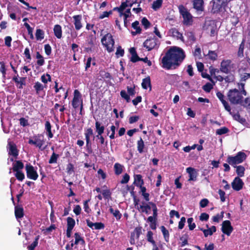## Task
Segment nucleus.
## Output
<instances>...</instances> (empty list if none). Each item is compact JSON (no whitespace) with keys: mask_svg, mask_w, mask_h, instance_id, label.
<instances>
[{"mask_svg":"<svg viewBox=\"0 0 250 250\" xmlns=\"http://www.w3.org/2000/svg\"><path fill=\"white\" fill-rule=\"evenodd\" d=\"M185 58L184 50L178 47L172 46L167 51L162 59V67L166 69L175 68L183 62Z\"/></svg>","mask_w":250,"mask_h":250,"instance_id":"1","label":"nucleus"},{"mask_svg":"<svg viewBox=\"0 0 250 250\" xmlns=\"http://www.w3.org/2000/svg\"><path fill=\"white\" fill-rule=\"evenodd\" d=\"M245 83H238V89L234 88L229 90L228 97L229 102L233 104H241L242 102L243 95H247V91L245 90Z\"/></svg>","mask_w":250,"mask_h":250,"instance_id":"2","label":"nucleus"},{"mask_svg":"<svg viewBox=\"0 0 250 250\" xmlns=\"http://www.w3.org/2000/svg\"><path fill=\"white\" fill-rule=\"evenodd\" d=\"M28 144L34 145L38 147L41 150L46 148L47 145H45V139L43 135L38 134L29 138Z\"/></svg>","mask_w":250,"mask_h":250,"instance_id":"3","label":"nucleus"},{"mask_svg":"<svg viewBox=\"0 0 250 250\" xmlns=\"http://www.w3.org/2000/svg\"><path fill=\"white\" fill-rule=\"evenodd\" d=\"M178 9L183 19V24L188 26L191 25L193 23V16L188 10L183 5H180Z\"/></svg>","mask_w":250,"mask_h":250,"instance_id":"4","label":"nucleus"},{"mask_svg":"<svg viewBox=\"0 0 250 250\" xmlns=\"http://www.w3.org/2000/svg\"><path fill=\"white\" fill-rule=\"evenodd\" d=\"M229 0H213L210 1V5L212 6V12L213 13H218L223 10H226L228 3Z\"/></svg>","mask_w":250,"mask_h":250,"instance_id":"5","label":"nucleus"},{"mask_svg":"<svg viewBox=\"0 0 250 250\" xmlns=\"http://www.w3.org/2000/svg\"><path fill=\"white\" fill-rule=\"evenodd\" d=\"M103 45L106 48L108 52L114 51V40L110 33L105 34L101 39Z\"/></svg>","mask_w":250,"mask_h":250,"instance_id":"6","label":"nucleus"},{"mask_svg":"<svg viewBox=\"0 0 250 250\" xmlns=\"http://www.w3.org/2000/svg\"><path fill=\"white\" fill-rule=\"evenodd\" d=\"M220 71L225 74L233 72L235 69V65L230 60H223L221 62Z\"/></svg>","mask_w":250,"mask_h":250,"instance_id":"7","label":"nucleus"},{"mask_svg":"<svg viewBox=\"0 0 250 250\" xmlns=\"http://www.w3.org/2000/svg\"><path fill=\"white\" fill-rule=\"evenodd\" d=\"M246 158V155L243 152H239L235 156H229L227 159L228 163L235 167L236 165L242 163Z\"/></svg>","mask_w":250,"mask_h":250,"instance_id":"8","label":"nucleus"},{"mask_svg":"<svg viewBox=\"0 0 250 250\" xmlns=\"http://www.w3.org/2000/svg\"><path fill=\"white\" fill-rule=\"evenodd\" d=\"M127 6L128 4L126 2H122L120 7H117L113 8L114 11H117L119 13L120 17L124 16L125 25L126 24L127 18L131 15L130 8H129L127 9L125 12H124V11L126 7H127Z\"/></svg>","mask_w":250,"mask_h":250,"instance_id":"9","label":"nucleus"},{"mask_svg":"<svg viewBox=\"0 0 250 250\" xmlns=\"http://www.w3.org/2000/svg\"><path fill=\"white\" fill-rule=\"evenodd\" d=\"M159 41L155 37L147 39L144 42V46L147 49L148 51H150L153 49L157 48L159 45Z\"/></svg>","mask_w":250,"mask_h":250,"instance_id":"10","label":"nucleus"},{"mask_svg":"<svg viewBox=\"0 0 250 250\" xmlns=\"http://www.w3.org/2000/svg\"><path fill=\"white\" fill-rule=\"evenodd\" d=\"M25 170L26 172L27 177L33 180H36L39 175L37 172V168H35L30 164L25 166Z\"/></svg>","mask_w":250,"mask_h":250,"instance_id":"11","label":"nucleus"},{"mask_svg":"<svg viewBox=\"0 0 250 250\" xmlns=\"http://www.w3.org/2000/svg\"><path fill=\"white\" fill-rule=\"evenodd\" d=\"M72 104L73 107L75 109L80 105V113H81L83 109V101L81 99L80 93L77 90H75L74 91V96L72 101Z\"/></svg>","mask_w":250,"mask_h":250,"instance_id":"12","label":"nucleus"},{"mask_svg":"<svg viewBox=\"0 0 250 250\" xmlns=\"http://www.w3.org/2000/svg\"><path fill=\"white\" fill-rule=\"evenodd\" d=\"M193 7L198 14L204 10V2L203 0H193Z\"/></svg>","mask_w":250,"mask_h":250,"instance_id":"13","label":"nucleus"},{"mask_svg":"<svg viewBox=\"0 0 250 250\" xmlns=\"http://www.w3.org/2000/svg\"><path fill=\"white\" fill-rule=\"evenodd\" d=\"M233 228L231 226V223L229 221H224L222 223V231L223 232L228 236L230 235L232 231Z\"/></svg>","mask_w":250,"mask_h":250,"instance_id":"14","label":"nucleus"},{"mask_svg":"<svg viewBox=\"0 0 250 250\" xmlns=\"http://www.w3.org/2000/svg\"><path fill=\"white\" fill-rule=\"evenodd\" d=\"M73 22L76 30H80L83 26L82 23V16L81 15H74L72 17Z\"/></svg>","mask_w":250,"mask_h":250,"instance_id":"15","label":"nucleus"},{"mask_svg":"<svg viewBox=\"0 0 250 250\" xmlns=\"http://www.w3.org/2000/svg\"><path fill=\"white\" fill-rule=\"evenodd\" d=\"M7 150L8 154L12 155L13 157H16L18 155V151L15 144L10 141L8 142L7 146Z\"/></svg>","mask_w":250,"mask_h":250,"instance_id":"16","label":"nucleus"},{"mask_svg":"<svg viewBox=\"0 0 250 250\" xmlns=\"http://www.w3.org/2000/svg\"><path fill=\"white\" fill-rule=\"evenodd\" d=\"M186 172L188 174V181H195L197 180L198 176V171L194 168L188 167L186 168Z\"/></svg>","mask_w":250,"mask_h":250,"instance_id":"17","label":"nucleus"},{"mask_svg":"<svg viewBox=\"0 0 250 250\" xmlns=\"http://www.w3.org/2000/svg\"><path fill=\"white\" fill-rule=\"evenodd\" d=\"M243 182L239 177H235L231 183L232 188L236 191L241 190L243 188Z\"/></svg>","mask_w":250,"mask_h":250,"instance_id":"18","label":"nucleus"},{"mask_svg":"<svg viewBox=\"0 0 250 250\" xmlns=\"http://www.w3.org/2000/svg\"><path fill=\"white\" fill-rule=\"evenodd\" d=\"M86 221L87 226L93 229H102L104 228V224L101 222L93 223L89 220H86Z\"/></svg>","mask_w":250,"mask_h":250,"instance_id":"19","label":"nucleus"},{"mask_svg":"<svg viewBox=\"0 0 250 250\" xmlns=\"http://www.w3.org/2000/svg\"><path fill=\"white\" fill-rule=\"evenodd\" d=\"M142 230L140 228H136L131 234L130 243L131 245L135 244V238L138 239L141 233Z\"/></svg>","mask_w":250,"mask_h":250,"instance_id":"20","label":"nucleus"},{"mask_svg":"<svg viewBox=\"0 0 250 250\" xmlns=\"http://www.w3.org/2000/svg\"><path fill=\"white\" fill-rule=\"evenodd\" d=\"M217 97L221 101L225 109L231 113V108L228 103L225 100L224 96L221 92L216 93Z\"/></svg>","mask_w":250,"mask_h":250,"instance_id":"21","label":"nucleus"},{"mask_svg":"<svg viewBox=\"0 0 250 250\" xmlns=\"http://www.w3.org/2000/svg\"><path fill=\"white\" fill-rule=\"evenodd\" d=\"M52 126L50 123L48 121H45V130L46 131V135L49 139L53 138L54 135L51 131Z\"/></svg>","mask_w":250,"mask_h":250,"instance_id":"22","label":"nucleus"},{"mask_svg":"<svg viewBox=\"0 0 250 250\" xmlns=\"http://www.w3.org/2000/svg\"><path fill=\"white\" fill-rule=\"evenodd\" d=\"M93 135V131L92 128H87L85 131L84 135L85 137L86 147H89V143L90 142V138Z\"/></svg>","mask_w":250,"mask_h":250,"instance_id":"23","label":"nucleus"},{"mask_svg":"<svg viewBox=\"0 0 250 250\" xmlns=\"http://www.w3.org/2000/svg\"><path fill=\"white\" fill-rule=\"evenodd\" d=\"M206 227L207 229H205V230L203 231L204 236L206 237L209 235H212V234L216 231V227L214 226L209 228L208 225H206Z\"/></svg>","mask_w":250,"mask_h":250,"instance_id":"24","label":"nucleus"},{"mask_svg":"<svg viewBox=\"0 0 250 250\" xmlns=\"http://www.w3.org/2000/svg\"><path fill=\"white\" fill-rule=\"evenodd\" d=\"M243 70L241 69L240 72H238L240 79V82L239 83H244L250 78V73L249 72H243Z\"/></svg>","mask_w":250,"mask_h":250,"instance_id":"25","label":"nucleus"},{"mask_svg":"<svg viewBox=\"0 0 250 250\" xmlns=\"http://www.w3.org/2000/svg\"><path fill=\"white\" fill-rule=\"evenodd\" d=\"M172 36L176 38L177 40H180L182 42H184V37L181 33H180L176 28H173L171 30Z\"/></svg>","mask_w":250,"mask_h":250,"instance_id":"26","label":"nucleus"},{"mask_svg":"<svg viewBox=\"0 0 250 250\" xmlns=\"http://www.w3.org/2000/svg\"><path fill=\"white\" fill-rule=\"evenodd\" d=\"M151 208L150 206L147 204L143 202L142 205L138 206V209L141 212H145L146 214L148 213V210Z\"/></svg>","mask_w":250,"mask_h":250,"instance_id":"27","label":"nucleus"},{"mask_svg":"<svg viewBox=\"0 0 250 250\" xmlns=\"http://www.w3.org/2000/svg\"><path fill=\"white\" fill-rule=\"evenodd\" d=\"M53 30L55 36L58 39H61L62 36V27L59 24L55 25Z\"/></svg>","mask_w":250,"mask_h":250,"instance_id":"28","label":"nucleus"},{"mask_svg":"<svg viewBox=\"0 0 250 250\" xmlns=\"http://www.w3.org/2000/svg\"><path fill=\"white\" fill-rule=\"evenodd\" d=\"M15 214L17 219L23 216V209L22 207L16 206L15 208Z\"/></svg>","mask_w":250,"mask_h":250,"instance_id":"29","label":"nucleus"},{"mask_svg":"<svg viewBox=\"0 0 250 250\" xmlns=\"http://www.w3.org/2000/svg\"><path fill=\"white\" fill-rule=\"evenodd\" d=\"M75 242L74 243H72L71 244V247H73L74 244L78 245V244L80 243L81 244L83 245L84 243V241L83 239V238L81 237L80 234L76 232L75 233Z\"/></svg>","mask_w":250,"mask_h":250,"instance_id":"30","label":"nucleus"},{"mask_svg":"<svg viewBox=\"0 0 250 250\" xmlns=\"http://www.w3.org/2000/svg\"><path fill=\"white\" fill-rule=\"evenodd\" d=\"M95 127L96 129V132L98 133V135H97V137H98L99 136H101L104 132V126L101 125V123L98 121L96 122L95 123Z\"/></svg>","mask_w":250,"mask_h":250,"instance_id":"31","label":"nucleus"},{"mask_svg":"<svg viewBox=\"0 0 250 250\" xmlns=\"http://www.w3.org/2000/svg\"><path fill=\"white\" fill-rule=\"evenodd\" d=\"M134 184L137 187H141L144 184V181L142 179V176L140 174L135 175L134 176Z\"/></svg>","mask_w":250,"mask_h":250,"instance_id":"32","label":"nucleus"},{"mask_svg":"<svg viewBox=\"0 0 250 250\" xmlns=\"http://www.w3.org/2000/svg\"><path fill=\"white\" fill-rule=\"evenodd\" d=\"M23 164L20 161H17L13 165V170L14 171L21 170L23 168Z\"/></svg>","mask_w":250,"mask_h":250,"instance_id":"33","label":"nucleus"},{"mask_svg":"<svg viewBox=\"0 0 250 250\" xmlns=\"http://www.w3.org/2000/svg\"><path fill=\"white\" fill-rule=\"evenodd\" d=\"M137 150L140 153H142L144 152V149L145 148V144L144 141L143 140L142 138H140V139L137 141Z\"/></svg>","mask_w":250,"mask_h":250,"instance_id":"34","label":"nucleus"},{"mask_svg":"<svg viewBox=\"0 0 250 250\" xmlns=\"http://www.w3.org/2000/svg\"><path fill=\"white\" fill-rule=\"evenodd\" d=\"M139 22L138 21H135L132 24V28L135 30V31H132L131 33L133 35H135L138 33H141V29L139 26Z\"/></svg>","mask_w":250,"mask_h":250,"instance_id":"35","label":"nucleus"},{"mask_svg":"<svg viewBox=\"0 0 250 250\" xmlns=\"http://www.w3.org/2000/svg\"><path fill=\"white\" fill-rule=\"evenodd\" d=\"M123 166L119 163H115L114 166V169L115 174L119 175L121 174L123 170Z\"/></svg>","mask_w":250,"mask_h":250,"instance_id":"36","label":"nucleus"},{"mask_svg":"<svg viewBox=\"0 0 250 250\" xmlns=\"http://www.w3.org/2000/svg\"><path fill=\"white\" fill-rule=\"evenodd\" d=\"M109 211L112 213L117 220H120L122 217V214L118 209H114L112 207L109 208Z\"/></svg>","mask_w":250,"mask_h":250,"instance_id":"37","label":"nucleus"},{"mask_svg":"<svg viewBox=\"0 0 250 250\" xmlns=\"http://www.w3.org/2000/svg\"><path fill=\"white\" fill-rule=\"evenodd\" d=\"M153 232L151 231H148L147 233L146 237L147 240L150 242L153 246H157L155 241L153 238Z\"/></svg>","mask_w":250,"mask_h":250,"instance_id":"38","label":"nucleus"},{"mask_svg":"<svg viewBox=\"0 0 250 250\" xmlns=\"http://www.w3.org/2000/svg\"><path fill=\"white\" fill-rule=\"evenodd\" d=\"M236 169V172L237 173V175L239 177H243L244 175V172L245 170V168L244 167L242 166H235V167Z\"/></svg>","mask_w":250,"mask_h":250,"instance_id":"39","label":"nucleus"},{"mask_svg":"<svg viewBox=\"0 0 250 250\" xmlns=\"http://www.w3.org/2000/svg\"><path fill=\"white\" fill-rule=\"evenodd\" d=\"M142 86L145 89L150 86V80L149 77L146 78L143 80Z\"/></svg>","mask_w":250,"mask_h":250,"instance_id":"40","label":"nucleus"},{"mask_svg":"<svg viewBox=\"0 0 250 250\" xmlns=\"http://www.w3.org/2000/svg\"><path fill=\"white\" fill-rule=\"evenodd\" d=\"M44 87H46V85L44 86L41 83L38 82L35 83L34 86V88L36 90L37 93H38L40 91L43 90Z\"/></svg>","mask_w":250,"mask_h":250,"instance_id":"41","label":"nucleus"},{"mask_svg":"<svg viewBox=\"0 0 250 250\" xmlns=\"http://www.w3.org/2000/svg\"><path fill=\"white\" fill-rule=\"evenodd\" d=\"M162 3L163 0H156L153 2L152 8L156 11L161 7Z\"/></svg>","mask_w":250,"mask_h":250,"instance_id":"42","label":"nucleus"},{"mask_svg":"<svg viewBox=\"0 0 250 250\" xmlns=\"http://www.w3.org/2000/svg\"><path fill=\"white\" fill-rule=\"evenodd\" d=\"M75 225V221L74 219L71 217L67 218V228L73 229Z\"/></svg>","mask_w":250,"mask_h":250,"instance_id":"43","label":"nucleus"},{"mask_svg":"<svg viewBox=\"0 0 250 250\" xmlns=\"http://www.w3.org/2000/svg\"><path fill=\"white\" fill-rule=\"evenodd\" d=\"M161 230L162 233L164 235L165 240L167 242H168L169 240V236L168 231L163 226L161 227Z\"/></svg>","mask_w":250,"mask_h":250,"instance_id":"44","label":"nucleus"},{"mask_svg":"<svg viewBox=\"0 0 250 250\" xmlns=\"http://www.w3.org/2000/svg\"><path fill=\"white\" fill-rule=\"evenodd\" d=\"M244 107L246 108L250 113V98H246L245 100L242 102L241 104Z\"/></svg>","mask_w":250,"mask_h":250,"instance_id":"45","label":"nucleus"},{"mask_svg":"<svg viewBox=\"0 0 250 250\" xmlns=\"http://www.w3.org/2000/svg\"><path fill=\"white\" fill-rule=\"evenodd\" d=\"M35 35L36 39L41 41L44 38V32L40 29H38L36 30Z\"/></svg>","mask_w":250,"mask_h":250,"instance_id":"46","label":"nucleus"},{"mask_svg":"<svg viewBox=\"0 0 250 250\" xmlns=\"http://www.w3.org/2000/svg\"><path fill=\"white\" fill-rule=\"evenodd\" d=\"M224 211H221L220 214H217L213 216L212 219L213 222L218 223L220 220H222L224 217Z\"/></svg>","mask_w":250,"mask_h":250,"instance_id":"47","label":"nucleus"},{"mask_svg":"<svg viewBox=\"0 0 250 250\" xmlns=\"http://www.w3.org/2000/svg\"><path fill=\"white\" fill-rule=\"evenodd\" d=\"M15 172V177L18 180L22 181L25 177L24 173L21 170L16 171Z\"/></svg>","mask_w":250,"mask_h":250,"instance_id":"48","label":"nucleus"},{"mask_svg":"<svg viewBox=\"0 0 250 250\" xmlns=\"http://www.w3.org/2000/svg\"><path fill=\"white\" fill-rule=\"evenodd\" d=\"M194 56L196 59H200L201 58V50L199 47L196 46L193 52Z\"/></svg>","mask_w":250,"mask_h":250,"instance_id":"49","label":"nucleus"},{"mask_svg":"<svg viewBox=\"0 0 250 250\" xmlns=\"http://www.w3.org/2000/svg\"><path fill=\"white\" fill-rule=\"evenodd\" d=\"M229 129L226 127H223L216 130V133L217 135H221L227 133L229 132Z\"/></svg>","mask_w":250,"mask_h":250,"instance_id":"50","label":"nucleus"},{"mask_svg":"<svg viewBox=\"0 0 250 250\" xmlns=\"http://www.w3.org/2000/svg\"><path fill=\"white\" fill-rule=\"evenodd\" d=\"M244 41H242V42L240 44L238 51V57H243L244 56Z\"/></svg>","mask_w":250,"mask_h":250,"instance_id":"51","label":"nucleus"},{"mask_svg":"<svg viewBox=\"0 0 250 250\" xmlns=\"http://www.w3.org/2000/svg\"><path fill=\"white\" fill-rule=\"evenodd\" d=\"M187 222L189 229L190 230H193L196 227L195 224L193 222V219L192 218H189L188 219Z\"/></svg>","mask_w":250,"mask_h":250,"instance_id":"52","label":"nucleus"},{"mask_svg":"<svg viewBox=\"0 0 250 250\" xmlns=\"http://www.w3.org/2000/svg\"><path fill=\"white\" fill-rule=\"evenodd\" d=\"M185 35L187 37V38H188V40L189 42H193L195 41V38L192 32H186L185 33Z\"/></svg>","mask_w":250,"mask_h":250,"instance_id":"53","label":"nucleus"},{"mask_svg":"<svg viewBox=\"0 0 250 250\" xmlns=\"http://www.w3.org/2000/svg\"><path fill=\"white\" fill-rule=\"evenodd\" d=\"M55 89V92L56 93H58L61 91H62L63 93H65V96L64 97V99H65L67 96V92L65 91L64 88H63L62 86L60 87V88L58 87V83L55 82V85L54 87Z\"/></svg>","mask_w":250,"mask_h":250,"instance_id":"54","label":"nucleus"},{"mask_svg":"<svg viewBox=\"0 0 250 250\" xmlns=\"http://www.w3.org/2000/svg\"><path fill=\"white\" fill-rule=\"evenodd\" d=\"M58 158H59V155L53 152L49 160V164L56 163Z\"/></svg>","mask_w":250,"mask_h":250,"instance_id":"55","label":"nucleus"},{"mask_svg":"<svg viewBox=\"0 0 250 250\" xmlns=\"http://www.w3.org/2000/svg\"><path fill=\"white\" fill-rule=\"evenodd\" d=\"M100 76L102 79H110L111 75L110 74L105 71L101 70L99 72Z\"/></svg>","mask_w":250,"mask_h":250,"instance_id":"56","label":"nucleus"},{"mask_svg":"<svg viewBox=\"0 0 250 250\" xmlns=\"http://www.w3.org/2000/svg\"><path fill=\"white\" fill-rule=\"evenodd\" d=\"M120 94H121V96L124 98V99H125L127 102H130V97H129V95H128V94H127V93L126 92V91L125 90H122L120 92Z\"/></svg>","mask_w":250,"mask_h":250,"instance_id":"57","label":"nucleus"},{"mask_svg":"<svg viewBox=\"0 0 250 250\" xmlns=\"http://www.w3.org/2000/svg\"><path fill=\"white\" fill-rule=\"evenodd\" d=\"M41 80L42 82L46 84L48 81H51V76L48 74L46 75L43 74L41 77Z\"/></svg>","mask_w":250,"mask_h":250,"instance_id":"58","label":"nucleus"},{"mask_svg":"<svg viewBox=\"0 0 250 250\" xmlns=\"http://www.w3.org/2000/svg\"><path fill=\"white\" fill-rule=\"evenodd\" d=\"M208 55V58L213 61L215 60L217 57V53L214 51H209Z\"/></svg>","mask_w":250,"mask_h":250,"instance_id":"59","label":"nucleus"},{"mask_svg":"<svg viewBox=\"0 0 250 250\" xmlns=\"http://www.w3.org/2000/svg\"><path fill=\"white\" fill-rule=\"evenodd\" d=\"M213 88V85L209 83H207L203 86V89L207 92H209L211 89Z\"/></svg>","mask_w":250,"mask_h":250,"instance_id":"60","label":"nucleus"},{"mask_svg":"<svg viewBox=\"0 0 250 250\" xmlns=\"http://www.w3.org/2000/svg\"><path fill=\"white\" fill-rule=\"evenodd\" d=\"M149 204L151 205L153 210V214L154 217L156 218L157 216V208L156 205L152 202H149Z\"/></svg>","mask_w":250,"mask_h":250,"instance_id":"61","label":"nucleus"},{"mask_svg":"<svg viewBox=\"0 0 250 250\" xmlns=\"http://www.w3.org/2000/svg\"><path fill=\"white\" fill-rule=\"evenodd\" d=\"M124 54V50L121 46H119L117 48L116 55L117 57H122Z\"/></svg>","mask_w":250,"mask_h":250,"instance_id":"62","label":"nucleus"},{"mask_svg":"<svg viewBox=\"0 0 250 250\" xmlns=\"http://www.w3.org/2000/svg\"><path fill=\"white\" fill-rule=\"evenodd\" d=\"M242 69L243 72H248L249 70H250V67L247 64L241 65L240 68L238 69V72H240V71Z\"/></svg>","mask_w":250,"mask_h":250,"instance_id":"63","label":"nucleus"},{"mask_svg":"<svg viewBox=\"0 0 250 250\" xmlns=\"http://www.w3.org/2000/svg\"><path fill=\"white\" fill-rule=\"evenodd\" d=\"M185 222H186L185 217H182L181 218L180 221L179 222V224H178L179 229H183V228L185 226Z\"/></svg>","mask_w":250,"mask_h":250,"instance_id":"64","label":"nucleus"}]
</instances>
